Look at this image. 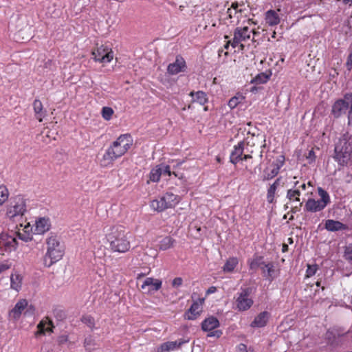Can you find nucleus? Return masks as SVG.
I'll list each match as a JSON object with an SVG mask.
<instances>
[{"instance_id": "59", "label": "nucleus", "mask_w": 352, "mask_h": 352, "mask_svg": "<svg viewBox=\"0 0 352 352\" xmlns=\"http://www.w3.org/2000/svg\"><path fill=\"white\" fill-rule=\"evenodd\" d=\"M287 249V245H285H285H283V251L284 252V251H285Z\"/></svg>"}, {"instance_id": "30", "label": "nucleus", "mask_w": 352, "mask_h": 352, "mask_svg": "<svg viewBox=\"0 0 352 352\" xmlns=\"http://www.w3.org/2000/svg\"><path fill=\"white\" fill-rule=\"evenodd\" d=\"M10 195L8 187L5 184H0V208L8 201Z\"/></svg>"}, {"instance_id": "4", "label": "nucleus", "mask_w": 352, "mask_h": 352, "mask_svg": "<svg viewBox=\"0 0 352 352\" xmlns=\"http://www.w3.org/2000/svg\"><path fill=\"white\" fill-rule=\"evenodd\" d=\"M335 158L340 164L346 165L352 162V136L344 135L335 147Z\"/></svg>"}, {"instance_id": "43", "label": "nucleus", "mask_w": 352, "mask_h": 352, "mask_svg": "<svg viewBox=\"0 0 352 352\" xmlns=\"http://www.w3.org/2000/svg\"><path fill=\"white\" fill-rule=\"evenodd\" d=\"M158 166V168H160L162 170V175L164 174V175H166L168 176H170L171 174H173V175H175V177H177V174L175 172L172 173L170 171V167L168 165H166V166L160 165V166Z\"/></svg>"}, {"instance_id": "44", "label": "nucleus", "mask_w": 352, "mask_h": 352, "mask_svg": "<svg viewBox=\"0 0 352 352\" xmlns=\"http://www.w3.org/2000/svg\"><path fill=\"white\" fill-rule=\"evenodd\" d=\"M11 266L12 263L9 260L0 262V274L9 270L11 267Z\"/></svg>"}, {"instance_id": "57", "label": "nucleus", "mask_w": 352, "mask_h": 352, "mask_svg": "<svg viewBox=\"0 0 352 352\" xmlns=\"http://www.w3.org/2000/svg\"><path fill=\"white\" fill-rule=\"evenodd\" d=\"M300 187L302 189L305 190V188H306V184H301V185H300Z\"/></svg>"}, {"instance_id": "1", "label": "nucleus", "mask_w": 352, "mask_h": 352, "mask_svg": "<svg viewBox=\"0 0 352 352\" xmlns=\"http://www.w3.org/2000/svg\"><path fill=\"white\" fill-rule=\"evenodd\" d=\"M106 238L112 252L125 253L131 248V233L122 225L111 226L106 232Z\"/></svg>"}, {"instance_id": "26", "label": "nucleus", "mask_w": 352, "mask_h": 352, "mask_svg": "<svg viewBox=\"0 0 352 352\" xmlns=\"http://www.w3.org/2000/svg\"><path fill=\"white\" fill-rule=\"evenodd\" d=\"M33 109L36 118L39 122H42L43 118L46 115V111L43 110V107L41 101L37 99L34 100L33 102Z\"/></svg>"}, {"instance_id": "35", "label": "nucleus", "mask_w": 352, "mask_h": 352, "mask_svg": "<svg viewBox=\"0 0 352 352\" xmlns=\"http://www.w3.org/2000/svg\"><path fill=\"white\" fill-rule=\"evenodd\" d=\"M175 240L170 236L164 237L160 243L159 248L162 250H166L172 248L174 245Z\"/></svg>"}, {"instance_id": "33", "label": "nucleus", "mask_w": 352, "mask_h": 352, "mask_svg": "<svg viewBox=\"0 0 352 352\" xmlns=\"http://www.w3.org/2000/svg\"><path fill=\"white\" fill-rule=\"evenodd\" d=\"M248 263L250 270H256L258 267L261 269L265 262H263L262 256H256L252 259L248 260Z\"/></svg>"}, {"instance_id": "5", "label": "nucleus", "mask_w": 352, "mask_h": 352, "mask_svg": "<svg viewBox=\"0 0 352 352\" xmlns=\"http://www.w3.org/2000/svg\"><path fill=\"white\" fill-rule=\"evenodd\" d=\"M27 212L26 199L23 195H17L10 198L6 208V217L11 221L22 217Z\"/></svg>"}, {"instance_id": "18", "label": "nucleus", "mask_w": 352, "mask_h": 352, "mask_svg": "<svg viewBox=\"0 0 352 352\" xmlns=\"http://www.w3.org/2000/svg\"><path fill=\"white\" fill-rule=\"evenodd\" d=\"M186 69V61L182 56H177L175 62L168 65L167 71L170 75H176L179 72H185Z\"/></svg>"}, {"instance_id": "36", "label": "nucleus", "mask_w": 352, "mask_h": 352, "mask_svg": "<svg viewBox=\"0 0 352 352\" xmlns=\"http://www.w3.org/2000/svg\"><path fill=\"white\" fill-rule=\"evenodd\" d=\"M31 227L30 223H28L23 228V232H17V236L19 239H21L23 241L28 242L32 240V236L30 233H28Z\"/></svg>"}, {"instance_id": "56", "label": "nucleus", "mask_w": 352, "mask_h": 352, "mask_svg": "<svg viewBox=\"0 0 352 352\" xmlns=\"http://www.w3.org/2000/svg\"><path fill=\"white\" fill-rule=\"evenodd\" d=\"M216 160L217 162L219 163H221V157L219 156H217L216 157Z\"/></svg>"}, {"instance_id": "28", "label": "nucleus", "mask_w": 352, "mask_h": 352, "mask_svg": "<svg viewBox=\"0 0 352 352\" xmlns=\"http://www.w3.org/2000/svg\"><path fill=\"white\" fill-rule=\"evenodd\" d=\"M54 327L52 321L48 318H46V320H41L37 325L38 332L43 334L45 332H52Z\"/></svg>"}, {"instance_id": "38", "label": "nucleus", "mask_w": 352, "mask_h": 352, "mask_svg": "<svg viewBox=\"0 0 352 352\" xmlns=\"http://www.w3.org/2000/svg\"><path fill=\"white\" fill-rule=\"evenodd\" d=\"M300 195L298 189L289 190L287 191V197L290 200L300 201L299 196Z\"/></svg>"}, {"instance_id": "32", "label": "nucleus", "mask_w": 352, "mask_h": 352, "mask_svg": "<svg viewBox=\"0 0 352 352\" xmlns=\"http://www.w3.org/2000/svg\"><path fill=\"white\" fill-rule=\"evenodd\" d=\"M280 178H277L275 182L270 186L267 190V199L269 203H272L274 199V195L278 186L280 184Z\"/></svg>"}, {"instance_id": "7", "label": "nucleus", "mask_w": 352, "mask_h": 352, "mask_svg": "<svg viewBox=\"0 0 352 352\" xmlns=\"http://www.w3.org/2000/svg\"><path fill=\"white\" fill-rule=\"evenodd\" d=\"M179 198L172 192H166L160 199L153 200L151 204V208L157 212H162L168 208L174 207L179 203Z\"/></svg>"}, {"instance_id": "45", "label": "nucleus", "mask_w": 352, "mask_h": 352, "mask_svg": "<svg viewBox=\"0 0 352 352\" xmlns=\"http://www.w3.org/2000/svg\"><path fill=\"white\" fill-rule=\"evenodd\" d=\"M317 270H318V266L316 265H308L307 272H306V273H307L306 276L307 277L314 276L316 273Z\"/></svg>"}, {"instance_id": "16", "label": "nucleus", "mask_w": 352, "mask_h": 352, "mask_svg": "<svg viewBox=\"0 0 352 352\" xmlns=\"http://www.w3.org/2000/svg\"><path fill=\"white\" fill-rule=\"evenodd\" d=\"M204 299H198L194 302L189 309L185 313L184 318L189 320H195L202 312Z\"/></svg>"}, {"instance_id": "48", "label": "nucleus", "mask_w": 352, "mask_h": 352, "mask_svg": "<svg viewBox=\"0 0 352 352\" xmlns=\"http://www.w3.org/2000/svg\"><path fill=\"white\" fill-rule=\"evenodd\" d=\"M239 103V99L237 97H232L228 102V106L231 109L235 108Z\"/></svg>"}, {"instance_id": "2", "label": "nucleus", "mask_w": 352, "mask_h": 352, "mask_svg": "<svg viewBox=\"0 0 352 352\" xmlns=\"http://www.w3.org/2000/svg\"><path fill=\"white\" fill-rule=\"evenodd\" d=\"M133 144V139L129 134L120 135L107 149L100 160V166L108 167L115 160L124 155Z\"/></svg>"}, {"instance_id": "41", "label": "nucleus", "mask_w": 352, "mask_h": 352, "mask_svg": "<svg viewBox=\"0 0 352 352\" xmlns=\"http://www.w3.org/2000/svg\"><path fill=\"white\" fill-rule=\"evenodd\" d=\"M269 78V75L265 73H261L255 77V78L254 79V82L256 84H263L266 82L268 80Z\"/></svg>"}, {"instance_id": "13", "label": "nucleus", "mask_w": 352, "mask_h": 352, "mask_svg": "<svg viewBox=\"0 0 352 352\" xmlns=\"http://www.w3.org/2000/svg\"><path fill=\"white\" fill-rule=\"evenodd\" d=\"M250 290L249 289H243L239 294V296L236 300V307L239 311H245L249 309L252 304L253 300L249 297Z\"/></svg>"}, {"instance_id": "25", "label": "nucleus", "mask_w": 352, "mask_h": 352, "mask_svg": "<svg viewBox=\"0 0 352 352\" xmlns=\"http://www.w3.org/2000/svg\"><path fill=\"white\" fill-rule=\"evenodd\" d=\"M23 276L19 272H15L10 275V288L19 292L22 287Z\"/></svg>"}, {"instance_id": "39", "label": "nucleus", "mask_w": 352, "mask_h": 352, "mask_svg": "<svg viewBox=\"0 0 352 352\" xmlns=\"http://www.w3.org/2000/svg\"><path fill=\"white\" fill-rule=\"evenodd\" d=\"M82 322L89 327L91 329H93L95 327L94 318L91 316H84L81 319Z\"/></svg>"}, {"instance_id": "8", "label": "nucleus", "mask_w": 352, "mask_h": 352, "mask_svg": "<svg viewBox=\"0 0 352 352\" xmlns=\"http://www.w3.org/2000/svg\"><path fill=\"white\" fill-rule=\"evenodd\" d=\"M318 192L320 199L316 201L314 199H309L305 206V208L307 211L311 212L320 211L330 202L329 195L326 190L321 187H318Z\"/></svg>"}, {"instance_id": "55", "label": "nucleus", "mask_w": 352, "mask_h": 352, "mask_svg": "<svg viewBox=\"0 0 352 352\" xmlns=\"http://www.w3.org/2000/svg\"><path fill=\"white\" fill-rule=\"evenodd\" d=\"M315 154L313 150H311L309 153V155L307 156V158L311 159V160H315Z\"/></svg>"}, {"instance_id": "63", "label": "nucleus", "mask_w": 352, "mask_h": 352, "mask_svg": "<svg viewBox=\"0 0 352 352\" xmlns=\"http://www.w3.org/2000/svg\"><path fill=\"white\" fill-rule=\"evenodd\" d=\"M29 309H32V310H34V306H32V305H30Z\"/></svg>"}, {"instance_id": "27", "label": "nucleus", "mask_w": 352, "mask_h": 352, "mask_svg": "<svg viewBox=\"0 0 352 352\" xmlns=\"http://www.w3.org/2000/svg\"><path fill=\"white\" fill-rule=\"evenodd\" d=\"M265 19L266 23L270 26L278 25L280 21L278 13L273 10H270L266 12Z\"/></svg>"}, {"instance_id": "9", "label": "nucleus", "mask_w": 352, "mask_h": 352, "mask_svg": "<svg viewBox=\"0 0 352 352\" xmlns=\"http://www.w3.org/2000/svg\"><path fill=\"white\" fill-rule=\"evenodd\" d=\"M284 163L285 157L282 155H278L272 160L270 159L263 170V180H270L275 177L279 173V170L283 166Z\"/></svg>"}, {"instance_id": "46", "label": "nucleus", "mask_w": 352, "mask_h": 352, "mask_svg": "<svg viewBox=\"0 0 352 352\" xmlns=\"http://www.w3.org/2000/svg\"><path fill=\"white\" fill-rule=\"evenodd\" d=\"M344 257L347 261L352 263V243L346 248Z\"/></svg>"}, {"instance_id": "42", "label": "nucleus", "mask_w": 352, "mask_h": 352, "mask_svg": "<svg viewBox=\"0 0 352 352\" xmlns=\"http://www.w3.org/2000/svg\"><path fill=\"white\" fill-rule=\"evenodd\" d=\"M41 135H43V142L47 144L49 143L52 139L53 140H55L56 138L55 137H52V134H51V131H43L41 132Z\"/></svg>"}, {"instance_id": "14", "label": "nucleus", "mask_w": 352, "mask_h": 352, "mask_svg": "<svg viewBox=\"0 0 352 352\" xmlns=\"http://www.w3.org/2000/svg\"><path fill=\"white\" fill-rule=\"evenodd\" d=\"M17 242L15 236L7 233L0 234V250L4 252H12L16 248Z\"/></svg>"}, {"instance_id": "11", "label": "nucleus", "mask_w": 352, "mask_h": 352, "mask_svg": "<svg viewBox=\"0 0 352 352\" xmlns=\"http://www.w3.org/2000/svg\"><path fill=\"white\" fill-rule=\"evenodd\" d=\"M352 106V94H346L344 97L335 102L332 106L331 113L335 118L344 115Z\"/></svg>"}, {"instance_id": "20", "label": "nucleus", "mask_w": 352, "mask_h": 352, "mask_svg": "<svg viewBox=\"0 0 352 352\" xmlns=\"http://www.w3.org/2000/svg\"><path fill=\"white\" fill-rule=\"evenodd\" d=\"M162 285V281L160 279L153 278L151 277L146 278L141 287L142 289H145L147 287H151V289H148V292L152 291H158Z\"/></svg>"}, {"instance_id": "15", "label": "nucleus", "mask_w": 352, "mask_h": 352, "mask_svg": "<svg viewBox=\"0 0 352 352\" xmlns=\"http://www.w3.org/2000/svg\"><path fill=\"white\" fill-rule=\"evenodd\" d=\"M51 228V221L48 217H38L36 219L35 223L33 227H31L32 230L36 234H43L49 231Z\"/></svg>"}, {"instance_id": "3", "label": "nucleus", "mask_w": 352, "mask_h": 352, "mask_svg": "<svg viewBox=\"0 0 352 352\" xmlns=\"http://www.w3.org/2000/svg\"><path fill=\"white\" fill-rule=\"evenodd\" d=\"M47 250L44 256V265L50 267L62 258L65 253V248L60 239L54 234L46 239Z\"/></svg>"}, {"instance_id": "49", "label": "nucleus", "mask_w": 352, "mask_h": 352, "mask_svg": "<svg viewBox=\"0 0 352 352\" xmlns=\"http://www.w3.org/2000/svg\"><path fill=\"white\" fill-rule=\"evenodd\" d=\"M222 334V332L220 330H216V331H211L210 333H209L208 334V337H217V338H219Z\"/></svg>"}, {"instance_id": "31", "label": "nucleus", "mask_w": 352, "mask_h": 352, "mask_svg": "<svg viewBox=\"0 0 352 352\" xmlns=\"http://www.w3.org/2000/svg\"><path fill=\"white\" fill-rule=\"evenodd\" d=\"M239 260L236 257L229 258L223 267L224 272H232L234 268L237 266Z\"/></svg>"}, {"instance_id": "61", "label": "nucleus", "mask_w": 352, "mask_h": 352, "mask_svg": "<svg viewBox=\"0 0 352 352\" xmlns=\"http://www.w3.org/2000/svg\"><path fill=\"white\" fill-rule=\"evenodd\" d=\"M316 284L317 287H320V281H317Z\"/></svg>"}, {"instance_id": "58", "label": "nucleus", "mask_w": 352, "mask_h": 352, "mask_svg": "<svg viewBox=\"0 0 352 352\" xmlns=\"http://www.w3.org/2000/svg\"><path fill=\"white\" fill-rule=\"evenodd\" d=\"M344 1L346 3H349L351 5H352V0H344Z\"/></svg>"}, {"instance_id": "12", "label": "nucleus", "mask_w": 352, "mask_h": 352, "mask_svg": "<svg viewBox=\"0 0 352 352\" xmlns=\"http://www.w3.org/2000/svg\"><path fill=\"white\" fill-rule=\"evenodd\" d=\"M94 59L102 63H108L113 58V52L111 48L106 45H100L92 52Z\"/></svg>"}, {"instance_id": "23", "label": "nucleus", "mask_w": 352, "mask_h": 352, "mask_svg": "<svg viewBox=\"0 0 352 352\" xmlns=\"http://www.w3.org/2000/svg\"><path fill=\"white\" fill-rule=\"evenodd\" d=\"M269 317L270 314L267 311H263L255 317L250 326L252 327H263L266 325Z\"/></svg>"}, {"instance_id": "22", "label": "nucleus", "mask_w": 352, "mask_h": 352, "mask_svg": "<svg viewBox=\"0 0 352 352\" xmlns=\"http://www.w3.org/2000/svg\"><path fill=\"white\" fill-rule=\"evenodd\" d=\"M324 228L328 231L336 232L340 230H345L348 228L347 226L340 221L328 219L325 221Z\"/></svg>"}, {"instance_id": "21", "label": "nucleus", "mask_w": 352, "mask_h": 352, "mask_svg": "<svg viewBox=\"0 0 352 352\" xmlns=\"http://www.w3.org/2000/svg\"><path fill=\"white\" fill-rule=\"evenodd\" d=\"M243 143L239 142L237 145H236L234 148V150L231 153L230 155V162L236 164L240 160H243Z\"/></svg>"}, {"instance_id": "40", "label": "nucleus", "mask_w": 352, "mask_h": 352, "mask_svg": "<svg viewBox=\"0 0 352 352\" xmlns=\"http://www.w3.org/2000/svg\"><path fill=\"white\" fill-rule=\"evenodd\" d=\"M113 114V110L111 107H104L102 109V116L106 120H109Z\"/></svg>"}, {"instance_id": "53", "label": "nucleus", "mask_w": 352, "mask_h": 352, "mask_svg": "<svg viewBox=\"0 0 352 352\" xmlns=\"http://www.w3.org/2000/svg\"><path fill=\"white\" fill-rule=\"evenodd\" d=\"M349 124L352 126V106L350 110L349 111Z\"/></svg>"}, {"instance_id": "34", "label": "nucleus", "mask_w": 352, "mask_h": 352, "mask_svg": "<svg viewBox=\"0 0 352 352\" xmlns=\"http://www.w3.org/2000/svg\"><path fill=\"white\" fill-rule=\"evenodd\" d=\"M194 95L195 98L193 99V102H197L201 105L205 104L208 102V98L205 92L198 91L197 92L191 91L190 93V96H193Z\"/></svg>"}, {"instance_id": "60", "label": "nucleus", "mask_w": 352, "mask_h": 352, "mask_svg": "<svg viewBox=\"0 0 352 352\" xmlns=\"http://www.w3.org/2000/svg\"><path fill=\"white\" fill-rule=\"evenodd\" d=\"M144 276V274H139L138 275V279L140 278L141 277H143Z\"/></svg>"}, {"instance_id": "64", "label": "nucleus", "mask_w": 352, "mask_h": 352, "mask_svg": "<svg viewBox=\"0 0 352 352\" xmlns=\"http://www.w3.org/2000/svg\"><path fill=\"white\" fill-rule=\"evenodd\" d=\"M275 35H276V32H274L273 35H272V37H273V38H275Z\"/></svg>"}, {"instance_id": "51", "label": "nucleus", "mask_w": 352, "mask_h": 352, "mask_svg": "<svg viewBox=\"0 0 352 352\" xmlns=\"http://www.w3.org/2000/svg\"><path fill=\"white\" fill-rule=\"evenodd\" d=\"M45 68H49L50 69H52L54 67V63L52 60H47L44 65Z\"/></svg>"}, {"instance_id": "6", "label": "nucleus", "mask_w": 352, "mask_h": 352, "mask_svg": "<svg viewBox=\"0 0 352 352\" xmlns=\"http://www.w3.org/2000/svg\"><path fill=\"white\" fill-rule=\"evenodd\" d=\"M265 140L263 135L248 133L245 140L241 142L243 143V159L245 160L252 157V154L258 151L262 147H265Z\"/></svg>"}, {"instance_id": "29", "label": "nucleus", "mask_w": 352, "mask_h": 352, "mask_svg": "<svg viewBox=\"0 0 352 352\" xmlns=\"http://www.w3.org/2000/svg\"><path fill=\"white\" fill-rule=\"evenodd\" d=\"M261 270L263 274V276L270 280L274 279V266L272 263L267 264L264 263L263 266L261 267Z\"/></svg>"}, {"instance_id": "54", "label": "nucleus", "mask_w": 352, "mask_h": 352, "mask_svg": "<svg viewBox=\"0 0 352 352\" xmlns=\"http://www.w3.org/2000/svg\"><path fill=\"white\" fill-rule=\"evenodd\" d=\"M217 291L216 287L212 286L208 288V289L206 292L207 294H213Z\"/></svg>"}, {"instance_id": "47", "label": "nucleus", "mask_w": 352, "mask_h": 352, "mask_svg": "<svg viewBox=\"0 0 352 352\" xmlns=\"http://www.w3.org/2000/svg\"><path fill=\"white\" fill-rule=\"evenodd\" d=\"M183 283V279L181 277H176L172 281V286L174 288L179 287Z\"/></svg>"}, {"instance_id": "37", "label": "nucleus", "mask_w": 352, "mask_h": 352, "mask_svg": "<svg viewBox=\"0 0 352 352\" xmlns=\"http://www.w3.org/2000/svg\"><path fill=\"white\" fill-rule=\"evenodd\" d=\"M162 175V170L157 166L153 168L149 174V178L151 182H157L160 180Z\"/></svg>"}, {"instance_id": "17", "label": "nucleus", "mask_w": 352, "mask_h": 352, "mask_svg": "<svg viewBox=\"0 0 352 352\" xmlns=\"http://www.w3.org/2000/svg\"><path fill=\"white\" fill-rule=\"evenodd\" d=\"M28 302L26 299H20L15 304L14 307L9 311L8 316L11 320H18L23 311L28 307Z\"/></svg>"}, {"instance_id": "10", "label": "nucleus", "mask_w": 352, "mask_h": 352, "mask_svg": "<svg viewBox=\"0 0 352 352\" xmlns=\"http://www.w3.org/2000/svg\"><path fill=\"white\" fill-rule=\"evenodd\" d=\"M251 33L256 34L254 30H250L247 26L243 28H236L234 32V38L232 41H228L225 45V48H228V45L231 44L233 48H235L240 44V47L243 50L244 45L241 42H245L250 38Z\"/></svg>"}, {"instance_id": "50", "label": "nucleus", "mask_w": 352, "mask_h": 352, "mask_svg": "<svg viewBox=\"0 0 352 352\" xmlns=\"http://www.w3.org/2000/svg\"><path fill=\"white\" fill-rule=\"evenodd\" d=\"M93 340L91 337H89L85 339L84 346L86 349H88L89 346L92 345Z\"/></svg>"}, {"instance_id": "62", "label": "nucleus", "mask_w": 352, "mask_h": 352, "mask_svg": "<svg viewBox=\"0 0 352 352\" xmlns=\"http://www.w3.org/2000/svg\"><path fill=\"white\" fill-rule=\"evenodd\" d=\"M232 7L234 8V9L238 7L237 4L234 5V3L232 5Z\"/></svg>"}, {"instance_id": "19", "label": "nucleus", "mask_w": 352, "mask_h": 352, "mask_svg": "<svg viewBox=\"0 0 352 352\" xmlns=\"http://www.w3.org/2000/svg\"><path fill=\"white\" fill-rule=\"evenodd\" d=\"M187 340L180 339L176 341L166 342L160 344L156 349V352H170L181 347L187 342Z\"/></svg>"}, {"instance_id": "52", "label": "nucleus", "mask_w": 352, "mask_h": 352, "mask_svg": "<svg viewBox=\"0 0 352 352\" xmlns=\"http://www.w3.org/2000/svg\"><path fill=\"white\" fill-rule=\"evenodd\" d=\"M239 352H248L247 347L244 344H240L238 346Z\"/></svg>"}, {"instance_id": "24", "label": "nucleus", "mask_w": 352, "mask_h": 352, "mask_svg": "<svg viewBox=\"0 0 352 352\" xmlns=\"http://www.w3.org/2000/svg\"><path fill=\"white\" fill-rule=\"evenodd\" d=\"M219 326L218 319L213 316L205 319L201 323V329L204 331H211Z\"/></svg>"}]
</instances>
